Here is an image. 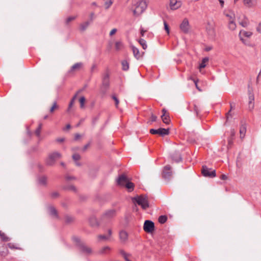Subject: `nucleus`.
Returning a JSON list of instances; mask_svg holds the SVG:
<instances>
[{"label": "nucleus", "instance_id": "1", "mask_svg": "<svg viewBox=\"0 0 261 261\" xmlns=\"http://www.w3.org/2000/svg\"><path fill=\"white\" fill-rule=\"evenodd\" d=\"M147 8V3L145 0H141L136 4V7L133 11L134 14L138 16L142 14Z\"/></svg>", "mask_w": 261, "mask_h": 261}, {"label": "nucleus", "instance_id": "2", "mask_svg": "<svg viewBox=\"0 0 261 261\" xmlns=\"http://www.w3.org/2000/svg\"><path fill=\"white\" fill-rule=\"evenodd\" d=\"M119 210V208H110L106 210L102 215V220L109 221L113 219L117 215Z\"/></svg>", "mask_w": 261, "mask_h": 261}, {"label": "nucleus", "instance_id": "3", "mask_svg": "<svg viewBox=\"0 0 261 261\" xmlns=\"http://www.w3.org/2000/svg\"><path fill=\"white\" fill-rule=\"evenodd\" d=\"M134 202H136L138 205H141L143 209H146L149 206L148 201L146 197L140 196L132 198Z\"/></svg>", "mask_w": 261, "mask_h": 261}, {"label": "nucleus", "instance_id": "4", "mask_svg": "<svg viewBox=\"0 0 261 261\" xmlns=\"http://www.w3.org/2000/svg\"><path fill=\"white\" fill-rule=\"evenodd\" d=\"M61 158V154L58 152L51 153L46 159V164L48 166H53L56 161Z\"/></svg>", "mask_w": 261, "mask_h": 261}, {"label": "nucleus", "instance_id": "5", "mask_svg": "<svg viewBox=\"0 0 261 261\" xmlns=\"http://www.w3.org/2000/svg\"><path fill=\"white\" fill-rule=\"evenodd\" d=\"M206 30L207 34L212 38L215 36V22L212 20L207 22Z\"/></svg>", "mask_w": 261, "mask_h": 261}, {"label": "nucleus", "instance_id": "6", "mask_svg": "<svg viewBox=\"0 0 261 261\" xmlns=\"http://www.w3.org/2000/svg\"><path fill=\"white\" fill-rule=\"evenodd\" d=\"M201 172L203 175L205 177H214L216 176L215 170H212L206 166H202Z\"/></svg>", "mask_w": 261, "mask_h": 261}, {"label": "nucleus", "instance_id": "7", "mask_svg": "<svg viewBox=\"0 0 261 261\" xmlns=\"http://www.w3.org/2000/svg\"><path fill=\"white\" fill-rule=\"evenodd\" d=\"M150 133L151 134H153V135L159 134L162 136H164L167 135L169 134V128L166 129V128H160L157 129H151L150 130Z\"/></svg>", "mask_w": 261, "mask_h": 261}, {"label": "nucleus", "instance_id": "8", "mask_svg": "<svg viewBox=\"0 0 261 261\" xmlns=\"http://www.w3.org/2000/svg\"><path fill=\"white\" fill-rule=\"evenodd\" d=\"M109 87V77L108 74H106L102 78V83L101 87V90L105 93Z\"/></svg>", "mask_w": 261, "mask_h": 261}, {"label": "nucleus", "instance_id": "9", "mask_svg": "<svg viewBox=\"0 0 261 261\" xmlns=\"http://www.w3.org/2000/svg\"><path fill=\"white\" fill-rule=\"evenodd\" d=\"M154 227V225L153 222L150 220H146L144 224V230L147 232H152Z\"/></svg>", "mask_w": 261, "mask_h": 261}, {"label": "nucleus", "instance_id": "10", "mask_svg": "<svg viewBox=\"0 0 261 261\" xmlns=\"http://www.w3.org/2000/svg\"><path fill=\"white\" fill-rule=\"evenodd\" d=\"M190 29L189 21L187 18H185L180 25V29L185 33H187Z\"/></svg>", "mask_w": 261, "mask_h": 261}, {"label": "nucleus", "instance_id": "11", "mask_svg": "<svg viewBox=\"0 0 261 261\" xmlns=\"http://www.w3.org/2000/svg\"><path fill=\"white\" fill-rule=\"evenodd\" d=\"M252 35V32L250 31H245L244 30H241L240 32L239 33V36L240 38V39L245 43V38H250Z\"/></svg>", "mask_w": 261, "mask_h": 261}, {"label": "nucleus", "instance_id": "12", "mask_svg": "<svg viewBox=\"0 0 261 261\" xmlns=\"http://www.w3.org/2000/svg\"><path fill=\"white\" fill-rule=\"evenodd\" d=\"M182 3L180 1L170 0V7L172 10H176L180 8Z\"/></svg>", "mask_w": 261, "mask_h": 261}, {"label": "nucleus", "instance_id": "13", "mask_svg": "<svg viewBox=\"0 0 261 261\" xmlns=\"http://www.w3.org/2000/svg\"><path fill=\"white\" fill-rule=\"evenodd\" d=\"M171 167L170 165H167L164 167L163 175L165 178L168 179L172 175V172L171 171Z\"/></svg>", "mask_w": 261, "mask_h": 261}, {"label": "nucleus", "instance_id": "14", "mask_svg": "<svg viewBox=\"0 0 261 261\" xmlns=\"http://www.w3.org/2000/svg\"><path fill=\"white\" fill-rule=\"evenodd\" d=\"M224 14L227 17L228 21L231 20H234L235 19V14L233 11L231 10H225L224 12Z\"/></svg>", "mask_w": 261, "mask_h": 261}, {"label": "nucleus", "instance_id": "15", "mask_svg": "<svg viewBox=\"0 0 261 261\" xmlns=\"http://www.w3.org/2000/svg\"><path fill=\"white\" fill-rule=\"evenodd\" d=\"M128 181L127 178L124 175L120 176L117 180V184L120 186H124Z\"/></svg>", "mask_w": 261, "mask_h": 261}, {"label": "nucleus", "instance_id": "16", "mask_svg": "<svg viewBox=\"0 0 261 261\" xmlns=\"http://www.w3.org/2000/svg\"><path fill=\"white\" fill-rule=\"evenodd\" d=\"M163 114L161 116L162 121L166 124H169L170 120L168 114H166V111L164 109L162 110Z\"/></svg>", "mask_w": 261, "mask_h": 261}, {"label": "nucleus", "instance_id": "17", "mask_svg": "<svg viewBox=\"0 0 261 261\" xmlns=\"http://www.w3.org/2000/svg\"><path fill=\"white\" fill-rule=\"evenodd\" d=\"M48 209L49 214L52 217H53L54 218H57V219L59 218L57 211L54 206H50L48 207Z\"/></svg>", "mask_w": 261, "mask_h": 261}, {"label": "nucleus", "instance_id": "18", "mask_svg": "<svg viewBox=\"0 0 261 261\" xmlns=\"http://www.w3.org/2000/svg\"><path fill=\"white\" fill-rule=\"evenodd\" d=\"M111 235H112V230L111 229H109L108 230V235L100 234V235H98L97 237L99 241H101V240L107 241V240H108L110 239Z\"/></svg>", "mask_w": 261, "mask_h": 261}, {"label": "nucleus", "instance_id": "19", "mask_svg": "<svg viewBox=\"0 0 261 261\" xmlns=\"http://www.w3.org/2000/svg\"><path fill=\"white\" fill-rule=\"evenodd\" d=\"M132 50H133L134 57L137 59H138V60L142 56V55L140 53L139 49L137 48H136V47L132 46Z\"/></svg>", "mask_w": 261, "mask_h": 261}, {"label": "nucleus", "instance_id": "20", "mask_svg": "<svg viewBox=\"0 0 261 261\" xmlns=\"http://www.w3.org/2000/svg\"><path fill=\"white\" fill-rule=\"evenodd\" d=\"M244 5L247 7H252L256 4V0H243Z\"/></svg>", "mask_w": 261, "mask_h": 261}, {"label": "nucleus", "instance_id": "21", "mask_svg": "<svg viewBox=\"0 0 261 261\" xmlns=\"http://www.w3.org/2000/svg\"><path fill=\"white\" fill-rule=\"evenodd\" d=\"M83 66L82 63H77L74 64L71 68L70 72L79 70Z\"/></svg>", "mask_w": 261, "mask_h": 261}, {"label": "nucleus", "instance_id": "22", "mask_svg": "<svg viewBox=\"0 0 261 261\" xmlns=\"http://www.w3.org/2000/svg\"><path fill=\"white\" fill-rule=\"evenodd\" d=\"M127 233L125 231L121 230L119 232V238L121 241H125L127 239Z\"/></svg>", "mask_w": 261, "mask_h": 261}, {"label": "nucleus", "instance_id": "23", "mask_svg": "<svg viewBox=\"0 0 261 261\" xmlns=\"http://www.w3.org/2000/svg\"><path fill=\"white\" fill-rule=\"evenodd\" d=\"M47 178L46 176H43L38 178V182L40 185L45 186L47 184Z\"/></svg>", "mask_w": 261, "mask_h": 261}, {"label": "nucleus", "instance_id": "24", "mask_svg": "<svg viewBox=\"0 0 261 261\" xmlns=\"http://www.w3.org/2000/svg\"><path fill=\"white\" fill-rule=\"evenodd\" d=\"M90 22L89 21H85L80 24V28L82 31H84L88 27L90 24Z\"/></svg>", "mask_w": 261, "mask_h": 261}, {"label": "nucleus", "instance_id": "25", "mask_svg": "<svg viewBox=\"0 0 261 261\" xmlns=\"http://www.w3.org/2000/svg\"><path fill=\"white\" fill-rule=\"evenodd\" d=\"M249 108L250 109L252 110L254 108V103H253V101L254 100V96L253 95H249Z\"/></svg>", "mask_w": 261, "mask_h": 261}, {"label": "nucleus", "instance_id": "26", "mask_svg": "<svg viewBox=\"0 0 261 261\" xmlns=\"http://www.w3.org/2000/svg\"><path fill=\"white\" fill-rule=\"evenodd\" d=\"M228 28L232 31H233L236 28V24L234 20H231L228 21Z\"/></svg>", "mask_w": 261, "mask_h": 261}, {"label": "nucleus", "instance_id": "27", "mask_svg": "<svg viewBox=\"0 0 261 261\" xmlns=\"http://www.w3.org/2000/svg\"><path fill=\"white\" fill-rule=\"evenodd\" d=\"M208 60H209V59L208 57L204 58L202 59V62L199 65V68L201 69V68H204L206 66V64L208 61Z\"/></svg>", "mask_w": 261, "mask_h": 261}, {"label": "nucleus", "instance_id": "28", "mask_svg": "<svg viewBox=\"0 0 261 261\" xmlns=\"http://www.w3.org/2000/svg\"><path fill=\"white\" fill-rule=\"evenodd\" d=\"M124 186L126 187V188L129 191H132L134 190V184L128 181Z\"/></svg>", "mask_w": 261, "mask_h": 261}, {"label": "nucleus", "instance_id": "29", "mask_svg": "<svg viewBox=\"0 0 261 261\" xmlns=\"http://www.w3.org/2000/svg\"><path fill=\"white\" fill-rule=\"evenodd\" d=\"M122 69L123 70H127L129 68V64L126 60L122 61L121 62Z\"/></svg>", "mask_w": 261, "mask_h": 261}, {"label": "nucleus", "instance_id": "30", "mask_svg": "<svg viewBox=\"0 0 261 261\" xmlns=\"http://www.w3.org/2000/svg\"><path fill=\"white\" fill-rule=\"evenodd\" d=\"M123 48V44L121 41H117L115 43V48L117 50H120Z\"/></svg>", "mask_w": 261, "mask_h": 261}, {"label": "nucleus", "instance_id": "31", "mask_svg": "<svg viewBox=\"0 0 261 261\" xmlns=\"http://www.w3.org/2000/svg\"><path fill=\"white\" fill-rule=\"evenodd\" d=\"M174 155H175V156H174V155L172 156V159L173 160H174V161H175L176 162H178L179 161H180L181 156H180V154L178 152H176Z\"/></svg>", "mask_w": 261, "mask_h": 261}, {"label": "nucleus", "instance_id": "32", "mask_svg": "<svg viewBox=\"0 0 261 261\" xmlns=\"http://www.w3.org/2000/svg\"><path fill=\"white\" fill-rule=\"evenodd\" d=\"M111 248L109 246H105L100 249L99 251L100 254H106L108 251H110Z\"/></svg>", "mask_w": 261, "mask_h": 261}, {"label": "nucleus", "instance_id": "33", "mask_svg": "<svg viewBox=\"0 0 261 261\" xmlns=\"http://www.w3.org/2000/svg\"><path fill=\"white\" fill-rule=\"evenodd\" d=\"M0 237L2 240L5 242L9 241L10 240L9 238L7 237L5 233L2 231H0Z\"/></svg>", "mask_w": 261, "mask_h": 261}, {"label": "nucleus", "instance_id": "34", "mask_svg": "<svg viewBox=\"0 0 261 261\" xmlns=\"http://www.w3.org/2000/svg\"><path fill=\"white\" fill-rule=\"evenodd\" d=\"M82 250L83 252L87 253V254H89L90 253L92 252V250L89 247H88L87 246H82Z\"/></svg>", "mask_w": 261, "mask_h": 261}, {"label": "nucleus", "instance_id": "35", "mask_svg": "<svg viewBox=\"0 0 261 261\" xmlns=\"http://www.w3.org/2000/svg\"><path fill=\"white\" fill-rule=\"evenodd\" d=\"M139 42L144 49H146L147 48V45L145 40L143 39H140L139 41Z\"/></svg>", "mask_w": 261, "mask_h": 261}, {"label": "nucleus", "instance_id": "36", "mask_svg": "<svg viewBox=\"0 0 261 261\" xmlns=\"http://www.w3.org/2000/svg\"><path fill=\"white\" fill-rule=\"evenodd\" d=\"M167 218L166 216L162 215L159 217V222L161 224H164L166 222Z\"/></svg>", "mask_w": 261, "mask_h": 261}, {"label": "nucleus", "instance_id": "37", "mask_svg": "<svg viewBox=\"0 0 261 261\" xmlns=\"http://www.w3.org/2000/svg\"><path fill=\"white\" fill-rule=\"evenodd\" d=\"M80 107L81 108L83 109L84 108V105L85 103L86 99L84 96L81 97L80 99Z\"/></svg>", "mask_w": 261, "mask_h": 261}, {"label": "nucleus", "instance_id": "38", "mask_svg": "<svg viewBox=\"0 0 261 261\" xmlns=\"http://www.w3.org/2000/svg\"><path fill=\"white\" fill-rule=\"evenodd\" d=\"M120 253L123 256V257L124 258L125 260L126 261H130L129 259H128V256H129V254H127L126 252H125L123 250H121L120 251Z\"/></svg>", "mask_w": 261, "mask_h": 261}, {"label": "nucleus", "instance_id": "39", "mask_svg": "<svg viewBox=\"0 0 261 261\" xmlns=\"http://www.w3.org/2000/svg\"><path fill=\"white\" fill-rule=\"evenodd\" d=\"M164 26L165 30L166 31L167 34L169 35L170 34V29L168 24H167L166 21H164Z\"/></svg>", "mask_w": 261, "mask_h": 261}, {"label": "nucleus", "instance_id": "40", "mask_svg": "<svg viewBox=\"0 0 261 261\" xmlns=\"http://www.w3.org/2000/svg\"><path fill=\"white\" fill-rule=\"evenodd\" d=\"M240 133L241 135V138H244L246 133V128L245 127H241L240 128Z\"/></svg>", "mask_w": 261, "mask_h": 261}, {"label": "nucleus", "instance_id": "41", "mask_svg": "<svg viewBox=\"0 0 261 261\" xmlns=\"http://www.w3.org/2000/svg\"><path fill=\"white\" fill-rule=\"evenodd\" d=\"M8 246L9 247V248H10V249H18V250L21 249V248L15 246V245L12 243H8Z\"/></svg>", "mask_w": 261, "mask_h": 261}, {"label": "nucleus", "instance_id": "42", "mask_svg": "<svg viewBox=\"0 0 261 261\" xmlns=\"http://www.w3.org/2000/svg\"><path fill=\"white\" fill-rule=\"evenodd\" d=\"M240 24L243 27H246L248 24V21L247 19H244V20L240 22Z\"/></svg>", "mask_w": 261, "mask_h": 261}, {"label": "nucleus", "instance_id": "43", "mask_svg": "<svg viewBox=\"0 0 261 261\" xmlns=\"http://www.w3.org/2000/svg\"><path fill=\"white\" fill-rule=\"evenodd\" d=\"M75 16H69L66 20V23L68 24L70 21L75 19Z\"/></svg>", "mask_w": 261, "mask_h": 261}, {"label": "nucleus", "instance_id": "44", "mask_svg": "<svg viewBox=\"0 0 261 261\" xmlns=\"http://www.w3.org/2000/svg\"><path fill=\"white\" fill-rule=\"evenodd\" d=\"M9 250L6 249L5 251L0 252V255L2 256L5 257L9 254Z\"/></svg>", "mask_w": 261, "mask_h": 261}, {"label": "nucleus", "instance_id": "45", "mask_svg": "<svg viewBox=\"0 0 261 261\" xmlns=\"http://www.w3.org/2000/svg\"><path fill=\"white\" fill-rule=\"evenodd\" d=\"M113 2L112 0H110L109 1L106 2L105 4L106 6V9H109L110 6L112 5Z\"/></svg>", "mask_w": 261, "mask_h": 261}, {"label": "nucleus", "instance_id": "46", "mask_svg": "<svg viewBox=\"0 0 261 261\" xmlns=\"http://www.w3.org/2000/svg\"><path fill=\"white\" fill-rule=\"evenodd\" d=\"M65 221L67 223H69L73 220V218L70 216L67 215L65 217Z\"/></svg>", "mask_w": 261, "mask_h": 261}, {"label": "nucleus", "instance_id": "47", "mask_svg": "<svg viewBox=\"0 0 261 261\" xmlns=\"http://www.w3.org/2000/svg\"><path fill=\"white\" fill-rule=\"evenodd\" d=\"M233 109V107L232 105H230V110L226 114V122L228 121L229 117L231 116V114L230 113L231 110Z\"/></svg>", "mask_w": 261, "mask_h": 261}, {"label": "nucleus", "instance_id": "48", "mask_svg": "<svg viewBox=\"0 0 261 261\" xmlns=\"http://www.w3.org/2000/svg\"><path fill=\"white\" fill-rule=\"evenodd\" d=\"M72 158L74 161H77L80 159L81 156L79 154H74L72 155Z\"/></svg>", "mask_w": 261, "mask_h": 261}, {"label": "nucleus", "instance_id": "49", "mask_svg": "<svg viewBox=\"0 0 261 261\" xmlns=\"http://www.w3.org/2000/svg\"><path fill=\"white\" fill-rule=\"evenodd\" d=\"M95 16L94 13L91 12L90 14V20H88V21L91 23L93 21V20H94V19L95 18Z\"/></svg>", "mask_w": 261, "mask_h": 261}, {"label": "nucleus", "instance_id": "50", "mask_svg": "<svg viewBox=\"0 0 261 261\" xmlns=\"http://www.w3.org/2000/svg\"><path fill=\"white\" fill-rule=\"evenodd\" d=\"M112 98L115 100L116 107L118 108L119 102L118 99L114 95H113L112 96Z\"/></svg>", "mask_w": 261, "mask_h": 261}, {"label": "nucleus", "instance_id": "51", "mask_svg": "<svg viewBox=\"0 0 261 261\" xmlns=\"http://www.w3.org/2000/svg\"><path fill=\"white\" fill-rule=\"evenodd\" d=\"M76 97V95H75L73 98L72 99H71V100L70 101V103H69V109L71 108L72 106L74 104V100L75 99Z\"/></svg>", "mask_w": 261, "mask_h": 261}, {"label": "nucleus", "instance_id": "52", "mask_svg": "<svg viewBox=\"0 0 261 261\" xmlns=\"http://www.w3.org/2000/svg\"><path fill=\"white\" fill-rule=\"evenodd\" d=\"M58 106H57V103L56 102H55L53 105V106L51 107L50 109V112L51 113L53 112L54 110L56 108H57Z\"/></svg>", "mask_w": 261, "mask_h": 261}, {"label": "nucleus", "instance_id": "53", "mask_svg": "<svg viewBox=\"0 0 261 261\" xmlns=\"http://www.w3.org/2000/svg\"><path fill=\"white\" fill-rule=\"evenodd\" d=\"M91 225L92 226H95L97 225V222L96 220L94 218H92L91 219Z\"/></svg>", "mask_w": 261, "mask_h": 261}, {"label": "nucleus", "instance_id": "54", "mask_svg": "<svg viewBox=\"0 0 261 261\" xmlns=\"http://www.w3.org/2000/svg\"><path fill=\"white\" fill-rule=\"evenodd\" d=\"M194 108L195 115H197L199 112V108L196 105H194Z\"/></svg>", "mask_w": 261, "mask_h": 261}, {"label": "nucleus", "instance_id": "55", "mask_svg": "<svg viewBox=\"0 0 261 261\" xmlns=\"http://www.w3.org/2000/svg\"><path fill=\"white\" fill-rule=\"evenodd\" d=\"M191 80H192L195 83V85L196 86V88L199 91H201V89L198 87V86L197 85V81L194 80V79H193L192 78H190Z\"/></svg>", "mask_w": 261, "mask_h": 261}, {"label": "nucleus", "instance_id": "56", "mask_svg": "<svg viewBox=\"0 0 261 261\" xmlns=\"http://www.w3.org/2000/svg\"><path fill=\"white\" fill-rule=\"evenodd\" d=\"M156 118H157L156 116H155V115L152 114L151 116L150 120L152 122H154V121H156Z\"/></svg>", "mask_w": 261, "mask_h": 261}, {"label": "nucleus", "instance_id": "57", "mask_svg": "<svg viewBox=\"0 0 261 261\" xmlns=\"http://www.w3.org/2000/svg\"><path fill=\"white\" fill-rule=\"evenodd\" d=\"M116 32H117V29H112V30L111 31L110 33V36H112V35H113L114 34H115V33H116Z\"/></svg>", "mask_w": 261, "mask_h": 261}, {"label": "nucleus", "instance_id": "58", "mask_svg": "<svg viewBox=\"0 0 261 261\" xmlns=\"http://www.w3.org/2000/svg\"><path fill=\"white\" fill-rule=\"evenodd\" d=\"M68 189L73 191H76L75 187L72 185L69 186Z\"/></svg>", "mask_w": 261, "mask_h": 261}, {"label": "nucleus", "instance_id": "59", "mask_svg": "<svg viewBox=\"0 0 261 261\" xmlns=\"http://www.w3.org/2000/svg\"><path fill=\"white\" fill-rule=\"evenodd\" d=\"M81 137V135L79 134H76L75 135V137H74V139L75 140H77L79 139H80Z\"/></svg>", "mask_w": 261, "mask_h": 261}, {"label": "nucleus", "instance_id": "60", "mask_svg": "<svg viewBox=\"0 0 261 261\" xmlns=\"http://www.w3.org/2000/svg\"><path fill=\"white\" fill-rule=\"evenodd\" d=\"M40 132H41V130H40L38 128H37L36 131H35V134L37 136H40Z\"/></svg>", "mask_w": 261, "mask_h": 261}, {"label": "nucleus", "instance_id": "61", "mask_svg": "<svg viewBox=\"0 0 261 261\" xmlns=\"http://www.w3.org/2000/svg\"><path fill=\"white\" fill-rule=\"evenodd\" d=\"M257 31L261 34V22L259 24L257 28Z\"/></svg>", "mask_w": 261, "mask_h": 261}, {"label": "nucleus", "instance_id": "62", "mask_svg": "<svg viewBox=\"0 0 261 261\" xmlns=\"http://www.w3.org/2000/svg\"><path fill=\"white\" fill-rule=\"evenodd\" d=\"M65 140V139L64 138H58L56 140V141L58 142H62Z\"/></svg>", "mask_w": 261, "mask_h": 261}, {"label": "nucleus", "instance_id": "63", "mask_svg": "<svg viewBox=\"0 0 261 261\" xmlns=\"http://www.w3.org/2000/svg\"><path fill=\"white\" fill-rule=\"evenodd\" d=\"M227 176L224 174L222 175L220 177V178L222 180H225L227 179Z\"/></svg>", "mask_w": 261, "mask_h": 261}, {"label": "nucleus", "instance_id": "64", "mask_svg": "<svg viewBox=\"0 0 261 261\" xmlns=\"http://www.w3.org/2000/svg\"><path fill=\"white\" fill-rule=\"evenodd\" d=\"M219 3H220V4L221 5V7L222 8L223 7L224 4V1L223 0H219Z\"/></svg>", "mask_w": 261, "mask_h": 261}]
</instances>
